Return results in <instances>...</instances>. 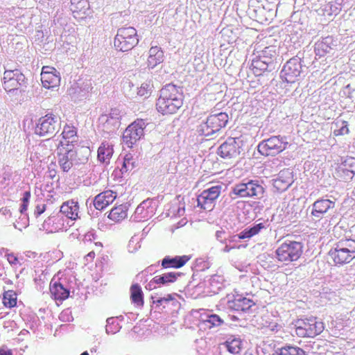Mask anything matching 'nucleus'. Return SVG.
<instances>
[{"label":"nucleus","mask_w":355,"mask_h":355,"mask_svg":"<svg viewBox=\"0 0 355 355\" xmlns=\"http://www.w3.org/2000/svg\"><path fill=\"white\" fill-rule=\"evenodd\" d=\"M221 189V184H216L202 191L197 197V207L204 210H212L214 202L220 196Z\"/></svg>","instance_id":"dca6fc26"},{"label":"nucleus","mask_w":355,"mask_h":355,"mask_svg":"<svg viewBox=\"0 0 355 355\" xmlns=\"http://www.w3.org/2000/svg\"><path fill=\"white\" fill-rule=\"evenodd\" d=\"M136 167L135 161H134L132 155L130 154L125 155L123 159L122 166L120 168V173L122 175L128 174Z\"/></svg>","instance_id":"58836bf2"},{"label":"nucleus","mask_w":355,"mask_h":355,"mask_svg":"<svg viewBox=\"0 0 355 355\" xmlns=\"http://www.w3.org/2000/svg\"><path fill=\"white\" fill-rule=\"evenodd\" d=\"M228 233L225 230H220L216 231L215 233V238H216L217 241L223 244H226L227 240L228 239L227 237L228 236Z\"/></svg>","instance_id":"864d4df0"},{"label":"nucleus","mask_w":355,"mask_h":355,"mask_svg":"<svg viewBox=\"0 0 355 355\" xmlns=\"http://www.w3.org/2000/svg\"><path fill=\"white\" fill-rule=\"evenodd\" d=\"M184 209L183 207H178L177 213L173 212V216H181L184 214Z\"/></svg>","instance_id":"0e129e2a"},{"label":"nucleus","mask_w":355,"mask_h":355,"mask_svg":"<svg viewBox=\"0 0 355 355\" xmlns=\"http://www.w3.org/2000/svg\"><path fill=\"white\" fill-rule=\"evenodd\" d=\"M303 58H304V52L300 51L296 56L286 61L280 72L282 80L288 84H295L305 77L307 67Z\"/></svg>","instance_id":"20e7f679"},{"label":"nucleus","mask_w":355,"mask_h":355,"mask_svg":"<svg viewBox=\"0 0 355 355\" xmlns=\"http://www.w3.org/2000/svg\"><path fill=\"white\" fill-rule=\"evenodd\" d=\"M60 127V116L53 112H49L36 121L35 134L40 137L50 139L58 132Z\"/></svg>","instance_id":"6e6552de"},{"label":"nucleus","mask_w":355,"mask_h":355,"mask_svg":"<svg viewBox=\"0 0 355 355\" xmlns=\"http://www.w3.org/2000/svg\"><path fill=\"white\" fill-rule=\"evenodd\" d=\"M0 355H12V350L6 346L0 347Z\"/></svg>","instance_id":"bf43d9fd"},{"label":"nucleus","mask_w":355,"mask_h":355,"mask_svg":"<svg viewBox=\"0 0 355 355\" xmlns=\"http://www.w3.org/2000/svg\"><path fill=\"white\" fill-rule=\"evenodd\" d=\"M50 291L51 296L54 300L64 301L69 297V289L64 286V284L60 281L51 280L50 284Z\"/></svg>","instance_id":"bb28decb"},{"label":"nucleus","mask_w":355,"mask_h":355,"mask_svg":"<svg viewBox=\"0 0 355 355\" xmlns=\"http://www.w3.org/2000/svg\"><path fill=\"white\" fill-rule=\"evenodd\" d=\"M153 85L150 83H144L138 88L137 94L141 97L147 98L151 95Z\"/></svg>","instance_id":"de8ad7c7"},{"label":"nucleus","mask_w":355,"mask_h":355,"mask_svg":"<svg viewBox=\"0 0 355 355\" xmlns=\"http://www.w3.org/2000/svg\"><path fill=\"white\" fill-rule=\"evenodd\" d=\"M92 89L91 83H86L85 85V88H83V90H85V93H88L89 90Z\"/></svg>","instance_id":"774afa93"},{"label":"nucleus","mask_w":355,"mask_h":355,"mask_svg":"<svg viewBox=\"0 0 355 355\" xmlns=\"http://www.w3.org/2000/svg\"><path fill=\"white\" fill-rule=\"evenodd\" d=\"M336 46V40H334L332 36L323 37L315 44V56L320 58L328 54H331Z\"/></svg>","instance_id":"412c9836"},{"label":"nucleus","mask_w":355,"mask_h":355,"mask_svg":"<svg viewBox=\"0 0 355 355\" xmlns=\"http://www.w3.org/2000/svg\"><path fill=\"white\" fill-rule=\"evenodd\" d=\"M294 328L298 337L314 338L323 331L324 324L321 321H318L315 318L310 317L295 321Z\"/></svg>","instance_id":"ddd939ff"},{"label":"nucleus","mask_w":355,"mask_h":355,"mask_svg":"<svg viewBox=\"0 0 355 355\" xmlns=\"http://www.w3.org/2000/svg\"><path fill=\"white\" fill-rule=\"evenodd\" d=\"M116 198V193L112 191L101 192L94 198L93 203L96 209L103 210L112 204Z\"/></svg>","instance_id":"cd10ccee"},{"label":"nucleus","mask_w":355,"mask_h":355,"mask_svg":"<svg viewBox=\"0 0 355 355\" xmlns=\"http://www.w3.org/2000/svg\"><path fill=\"white\" fill-rule=\"evenodd\" d=\"M46 211V204H38L35 206V217L40 216Z\"/></svg>","instance_id":"6e6d98bb"},{"label":"nucleus","mask_w":355,"mask_h":355,"mask_svg":"<svg viewBox=\"0 0 355 355\" xmlns=\"http://www.w3.org/2000/svg\"><path fill=\"white\" fill-rule=\"evenodd\" d=\"M162 287L161 285L158 284L157 282H154L153 279H151L150 282H148L146 285V289L149 291H153L156 289L157 288Z\"/></svg>","instance_id":"4d7b16f0"},{"label":"nucleus","mask_w":355,"mask_h":355,"mask_svg":"<svg viewBox=\"0 0 355 355\" xmlns=\"http://www.w3.org/2000/svg\"><path fill=\"white\" fill-rule=\"evenodd\" d=\"M275 355H308V353L299 346L286 344L275 349Z\"/></svg>","instance_id":"473e14b6"},{"label":"nucleus","mask_w":355,"mask_h":355,"mask_svg":"<svg viewBox=\"0 0 355 355\" xmlns=\"http://www.w3.org/2000/svg\"><path fill=\"white\" fill-rule=\"evenodd\" d=\"M0 213L3 215V216H6V215H11V211H10L9 209H8V207H2L0 209Z\"/></svg>","instance_id":"680f3d73"},{"label":"nucleus","mask_w":355,"mask_h":355,"mask_svg":"<svg viewBox=\"0 0 355 355\" xmlns=\"http://www.w3.org/2000/svg\"><path fill=\"white\" fill-rule=\"evenodd\" d=\"M154 214H149V211H146V209L144 207L137 206L135 212V218L133 220L136 221H141L147 220L151 217Z\"/></svg>","instance_id":"c03bdc74"},{"label":"nucleus","mask_w":355,"mask_h":355,"mask_svg":"<svg viewBox=\"0 0 355 355\" xmlns=\"http://www.w3.org/2000/svg\"><path fill=\"white\" fill-rule=\"evenodd\" d=\"M78 204L74 200H69L62 204L59 214L67 217L71 220H76L78 218Z\"/></svg>","instance_id":"c85d7f7f"},{"label":"nucleus","mask_w":355,"mask_h":355,"mask_svg":"<svg viewBox=\"0 0 355 355\" xmlns=\"http://www.w3.org/2000/svg\"><path fill=\"white\" fill-rule=\"evenodd\" d=\"M128 207L124 205L116 206L110 211L108 218L115 222L123 220L128 216Z\"/></svg>","instance_id":"f704fd0d"},{"label":"nucleus","mask_w":355,"mask_h":355,"mask_svg":"<svg viewBox=\"0 0 355 355\" xmlns=\"http://www.w3.org/2000/svg\"><path fill=\"white\" fill-rule=\"evenodd\" d=\"M225 248H223V252H225V253H228L230 251H231L232 250L234 249V247H231L230 245H228L227 243H226V244H225Z\"/></svg>","instance_id":"69168bd1"},{"label":"nucleus","mask_w":355,"mask_h":355,"mask_svg":"<svg viewBox=\"0 0 355 355\" xmlns=\"http://www.w3.org/2000/svg\"><path fill=\"white\" fill-rule=\"evenodd\" d=\"M101 116H104L106 119H115V120H120L121 116H120V110H119L116 108H112L111 112H110L109 114H103Z\"/></svg>","instance_id":"5fc2aeb1"},{"label":"nucleus","mask_w":355,"mask_h":355,"mask_svg":"<svg viewBox=\"0 0 355 355\" xmlns=\"http://www.w3.org/2000/svg\"><path fill=\"white\" fill-rule=\"evenodd\" d=\"M229 117L226 112L212 114L202 120L196 125V132L198 136L214 139L220 133V130L225 128L228 123Z\"/></svg>","instance_id":"423d86ee"},{"label":"nucleus","mask_w":355,"mask_h":355,"mask_svg":"<svg viewBox=\"0 0 355 355\" xmlns=\"http://www.w3.org/2000/svg\"><path fill=\"white\" fill-rule=\"evenodd\" d=\"M334 248H340V249H344L355 253V241L353 239L342 240L334 244Z\"/></svg>","instance_id":"37998d69"},{"label":"nucleus","mask_w":355,"mask_h":355,"mask_svg":"<svg viewBox=\"0 0 355 355\" xmlns=\"http://www.w3.org/2000/svg\"><path fill=\"white\" fill-rule=\"evenodd\" d=\"M3 304L6 308H13L17 306V295L13 291L9 290L4 292L3 297Z\"/></svg>","instance_id":"ea45409f"},{"label":"nucleus","mask_w":355,"mask_h":355,"mask_svg":"<svg viewBox=\"0 0 355 355\" xmlns=\"http://www.w3.org/2000/svg\"><path fill=\"white\" fill-rule=\"evenodd\" d=\"M228 352L232 354H237L242 348V340L235 336H231L223 343Z\"/></svg>","instance_id":"72a5a7b5"},{"label":"nucleus","mask_w":355,"mask_h":355,"mask_svg":"<svg viewBox=\"0 0 355 355\" xmlns=\"http://www.w3.org/2000/svg\"><path fill=\"white\" fill-rule=\"evenodd\" d=\"M336 200L335 198H329L328 196H323L315 202L307 209L310 211L309 217L311 220L318 222L326 215H331L335 213Z\"/></svg>","instance_id":"f8f14e48"},{"label":"nucleus","mask_w":355,"mask_h":355,"mask_svg":"<svg viewBox=\"0 0 355 355\" xmlns=\"http://www.w3.org/2000/svg\"><path fill=\"white\" fill-rule=\"evenodd\" d=\"M288 146L287 138L282 135H272L258 143L257 152L261 156H276L286 150Z\"/></svg>","instance_id":"9d476101"},{"label":"nucleus","mask_w":355,"mask_h":355,"mask_svg":"<svg viewBox=\"0 0 355 355\" xmlns=\"http://www.w3.org/2000/svg\"><path fill=\"white\" fill-rule=\"evenodd\" d=\"M302 243L286 240L276 248L275 257L279 262L287 264L298 260L302 254Z\"/></svg>","instance_id":"1a4fd4ad"},{"label":"nucleus","mask_w":355,"mask_h":355,"mask_svg":"<svg viewBox=\"0 0 355 355\" xmlns=\"http://www.w3.org/2000/svg\"><path fill=\"white\" fill-rule=\"evenodd\" d=\"M113 153L112 146L107 142H102L98 149V159L101 163L108 164Z\"/></svg>","instance_id":"2f4dec72"},{"label":"nucleus","mask_w":355,"mask_h":355,"mask_svg":"<svg viewBox=\"0 0 355 355\" xmlns=\"http://www.w3.org/2000/svg\"><path fill=\"white\" fill-rule=\"evenodd\" d=\"M243 151V140L240 137H229L218 147L217 154L223 159H233Z\"/></svg>","instance_id":"2eb2a0df"},{"label":"nucleus","mask_w":355,"mask_h":355,"mask_svg":"<svg viewBox=\"0 0 355 355\" xmlns=\"http://www.w3.org/2000/svg\"><path fill=\"white\" fill-rule=\"evenodd\" d=\"M207 293L216 295L223 291L224 288L223 277L222 276L213 275L206 282Z\"/></svg>","instance_id":"c756f323"},{"label":"nucleus","mask_w":355,"mask_h":355,"mask_svg":"<svg viewBox=\"0 0 355 355\" xmlns=\"http://www.w3.org/2000/svg\"><path fill=\"white\" fill-rule=\"evenodd\" d=\"M293 182L292 171L289 168H286L280 171L277 178L272 180V185L277 192L282 193L286 191Z\"/></svg>","instance_id":"aec40b11"},{"label":"nucleus","mask_w":355,"mask_h":355,"mask_svg":"<svg viewBox=\"0 0 355 355\" xmlns=\"http://www.w3.org/2000/svg\"><path fill=\"white\" fill-rule=\"evenodd\" d=\"M60 73L54 67H43L41 72V83L43 87L50 89L60 85Z\"/></svg>","instance_id":"6ab92c4d"},{"label":"nucleus","mask_w":355,"mask_h":355,"mask_svg":"<svg viewBox=\"0 0 355 355\" xmlns=\"http://www.w3.org/2000/svg\"><path fill=\"white\" fill-rule=\"evenodd\" d=\"M181 276L180 272H168L157 275L152 278L162 286H167L171 284H173L178 280V277Z\"/></svg>","instance_id":"7c9ffc66"},{"label":"nucleus","mask_w":355,"mask_h":355,"mask_svg":"<svg viewBox=\"0 0 355 355\" xmlns=\"http://www.w3.org/2000/svg\"><path fill=\"white\" fill-rule=\"evenodd\" d=\"M355 175V171H347L345 168H336L334 176L340 181H350Z\"/></svg>","instance_id":"79ce46f5"},{"label":"nucleus","mask_w":355,"mask_h":355,"mask_svg":"<svg viewBox=\"0 0 355 355\" xmlns=\"http://www.w3.org/2000/svg\"><path fill=\"white\" fill-rule=\"evenodd\" d=\"M334 265H345L355 259V252L334 247L328 252Z\"/></svg>","instance_id":"4be33fe9"},{"label":"nucleus","mask_w":355,"mask_h":355,"mask_svg":"<svg viewBox=\"0 0 355 355\" xmlns=\"http://www.w3.org/2000/svg\"><path fill=\"white\" fill-rule=\"evenodd\" d=\"M248 15L257 21L264 23L272 19L274 11L269 7L259 5L255 8H249Z\"/></svg>","instance_id":"5701e85b"},{"label":"nucleus","mask_w":355,"mask_h":355,"mask_svg":"<svg viewBox=\"0 0 355 355\" xmlns=\"http://www.w3.org/2000/svg\"><path fill=\"white\" fill-rule=\"evenodd\" d=\"M154 202L153 199L147 198L145 200L142 201L140 205L138 206L144 207L146 209V211H149V214H154V207L152 204Z\"/></svg>","instance_id":"603ef678"},{"label":"nucleus","mask_w":355,"mask_h":355,"mask_svg":"<svg viewBox=\"0 0 355 355\" xmlns=\"http://www.w3.org/2000/svg\"><path fill=\"white\" fill-rule=\"evenodd\" d=\"M164 61V52L158 46H152L148 50V58H147V68L149 70L154 69Z\"/></svg>","instance_id":"a878e982"},{"label":"nucleus","mask_w":355,"mask_h":355,"mask_svg":"<svg viewBox=\"0 0 355 355\" xmlns=\"http://www.w3.org/2000/svg\"><path fill=\"white\" fill-rule=\"evenodd\" d=\"M138 43V34L134 27L128 26L117 29L114 40V46L116 51L127 52L135 48Z\"/></svg>","instance_id":"9b49d317"},{"label":"nucleus","mask_w":355,"mask_h":355,"mask_svg":"<svg viewBox=\"0 0 355 355\" xmlns=\"http://www.w3.org/2000/svg\"><path fill=\"white\" fill-rule=\"evenodd\" d=\"M99 121L101 123L102 130L105 132L112 134L120 127V120L108 119L104 116L99 117Z\"/></svg>","instance_id":"c9c22d12"},{"label":"nucleus","mask_w":355,"mask_h":355,"mask_svg":"<svg viewBox=\"0 0 355 355\" xmlns=\"http://www.w3.org/2000/svg\"><path fill=\"white\" fill-rule=\"evenodd\" d=\"M130 300L138 306L144 305V293L139 284H135L130 286Z\"/></svg>","instance_id":"4c0bfd02"},{"label":"nucleus","mask_w":355,"mask_h":355,"mask_svg":"<svg viewBox=\"0 0 355 355\" xmlns=\"http://www.w3.org/2000/svg\"><path fill=\"white\" fill-rule=\"evenodd\" d=\"M254 306L255 303L252 300L242 295H232L227 299V309L232 311L246 313H249Z\"/></svg>","instance_id":"a211bd4d"},{"label":"nucleus","mask_w":355,"mask_h":355,"mask_svg":"<svg viewBox=\"0 0 355 355\" xmlns=\"http://www.w3.org/2000/svg\"><path fill=\"white\" fill-rule=\"evenodd\" d=\"M268 225L269 224L267 220L261 221V219H259L255 221V223L246 227L245 229H243V230L240 232L239 234H236V236H238L239 241L250 239L255 235L259 234L262 230H266Z\"/></svg>","instance_id":"b1692460"},{"label":"nucleus","mask_w":355,"mask_h":355,"mask_svg":"<svg viewBox=\"0 0 355 355\" xmlns=\"http://www.w3.org/2000/svg\"><path fill=\"white\" fill-rule=\"evenodd\" d=\"M175 296V294H168L166 297L152 296V304L157 310H167L171 313H177L180 309V303Z\"/></svg>","instance_id":"f3484780"},{"label":"nucleus","mask_w":355,"mask_h":355,"mask_svg":"<svg viewBox=\"0 0 355 355\" xmlns=\"http://www.w3.org/2000/svg\"><path fill=\"white\" fill-rule=\"evenodd\" d=\"M28 85V78L19 69H6L3 73V89L10 95L25 92Z\"/></svg>","instance_id":"0eeeda50"},{"label":"nucleus","mask_w":355,"mask_h":355,"mask_svg":"<svg viewBox=\"0 0 355 355\" xmlns=\"http://www.w3.org/2000/svg\"><path fill=\"white\" fill-rule=\"evenodd\" d=\"M7 261H8L9 264L15 265L18 263V259L14 254H6Z\"/></svg>","instance_id":"13d9d810"},{"label":"nucleus","mask_w":355,"mask_h":355,"mask_svg":"<svg viewBox=\"0 0 355 355\" xmlns=\"http://www.w3.org/2000/svg\"><path fill=\"white\" fill-rule=\"evenodd\" d=\"M30 191L24 192V194H22L21 206H19V212H21V214H24L25 212L27 211L28 203L30 202Z\"/></svg>","instance_id":"8fccbe9b"},{"label":"nucleus","mask_w":355,"mask_h":355,"mask_svg":"<svg viewBox=\"0 0 355 355\" xmlns=\"http://www.w3.org/2000/svg\"><path fill=\"white\" fill-rule=\"evenodd\" d=\"M265 188L263 182L259 180L244 179L231 187V198H254L261 200L263 197Z\"/></svg>","instance_id":"39448f33"},{"label":"nucleus","mask_w":355,"mask_h":355,"mask_svg":"<svg viewBox=\"0 0 355 355\" xmlns=\"http://www.w3.org/2000/svg\"><path fill=\"white\" fill-rule=\"evenodd\" d=\"M77 135V130L73 126L66 125L62 130V135L64 140L69 139Z\"/></svg>","instance_id":"3c124183"},{"label":"nucleus","mask_w":355,"mask_h":355,"mask_svg":"<svg viewBox=\"0 0 355 355\" xmlns=\"http://www.w3.org/2000/svg\"><path fill=\"white\" fill-rule=\"evenodd\" d=\"M57 171L55 169H49L46 177L53 180L56 177Z\"/></svg>","instance_id":"052dcab7"},{"label":"nucleus","mask_w":355,"mask_h":355,"mask_svg":"<svg viewBox=\"0 0 355 355\" xmlns=\"http://www.w3.org/2000/svg\"><path fill=\"white\" fill-rule=\"evenodd\" d=\"M336 129L334 130V136H343L347 135L349 132L348 130V123L347 121L341 120L336 122Z\"/></svg>","instance_id":"a18cd8bd"},{"label":"nucleus","mask_w":355,"mask_h":355,"mask_svg":"<svg viewBox=\"0 0 355 355\" xmlns=\"http://www.w3.org/2000/svg\"><path fill=\"white\" fill-rule=\"evenodd\" d=\"M56 220V216H51L48 218V219L44 221V224L50 225L51 222L54 223Z\"/></svg>","instance_id":"e2e57ef3"},{"label":"nucleus","mask_w":355,"mask_h":355,"mask_svg":"<svg viewBox=\"0 0 355 355\" xmlns=\"http://www.w3.org/2000/svg\"><path fill=\"white\" fill-rule=\"evenodd\" d=\"M106 322L105 331L108 335H114L118 333L122 327L119 322L116 321V318L113 317L107 318Z\"/></svg>","instance_id":"a19ab883"},{"label":"nucleus","mask_w":355,"mask_h":355,"mask_svg":"<svg viewBox=\"0 0 355 355\" xmlns=\"http://www.w3.org/2000/svg\"><path fill=\"white\" fill-rule=\"evenodd\" d=\"M336 168L346 169L347 171H355V158L347 157L342 161Z\"/></svg>","instance_id":"49530a36"},{"label":"nucleus","mask_w":355,"mask_h":355,"mask_svg":"<svg viewBox=\"0 0 355 355\" xmlns=\"http://www.w3.org/2000/svg\"><path fill=\"white\" fill-rule=\"evenodd\" d=\"M156 109L159 113L166 115L173 114L183 105V87L173 83H168L159 91Z\"/></svg>","instance_id":"f257e3e1"},{"label":"nucleus","mask_w":355,"mask_h":355,"mask_svg":"<svg viewBox=\"0 0 355 355\" xmlns=\"http://www.w3.org/2000/svg\"><path fill=\"white\" fill-rule=\"evenodd\" d=\"M281 59L276 46H267L260 52L259 55L252 59L251 64L252 73L255 76H259L265 72L274 71L281 64Z\"/></svg>","instance_id":"7ed1b4c3"},{"label":"nucleus","mask_w":355,"mask_h":355,"mask_svg":"<svg viewBox=\"0 0 355 355\" xmlns=\"http://www.w3.org/2000/svg\"><path fill=\"white\" fill-rule=\"evenodd\" d=\"M88 8L89 3L87 1L78 3L75 5H70V10H71L73 13L82 12L85 14L86 10H88Z\"/></svg>","instance_id":"09e8293b"},{"label":"nucleus","mask_w":355,"mask_h":355,"mask_svg":"<svg viewBox=\"0 0 355 355\" xmlns=\"http://www.w3.org/2000/svg\"><path fill=\"white\" fill-rule=\"evenodd\" d=\"M191 255L171 257L165 256L161 261L162 268H180L191 259Z\"/></svg>","instance_id":"393cba45"},{"label":"nucleus","mask_w":355,"mask_h":355,"mask_svg":"<svg viewBox=\"0 0 355 355\" xmlns=\"http://www.w3.org/2000/svg\"><path fill=\"white\" fill-rule=\"evenodd\" d=\"M225 323V318L223 315H220L216 313H209L207 315V318L205 319V324H206L208 329H211L214 327H219Z\"/></svg>","instance_id":"e433bc0d"},{"label":"nucleus","mask_w":355,"mask_h":355,"mask_svg":"<svg viewBox=\"0 0 355 355\" xmlns=\"http://www.w3.org/2000/svg\"><path fill=\"white\" fill-rule=\"evenodd\" d=\"M227 243H233L234 241H236V240H239L237 239V236H236V234L235 235H233V236H227Z\"/></svg>","instance_id":"338daca9"},{"label":"nucleus","mask_w":355,"mask_h":355,"mask_svg":"<svg viewBox=\"0 0 355 355\" xmlns=\"http://www.w3.org/2000/svg\"><path fill=\"white\" fill-rule=\"evenodd\" d=\"M72 140L71 142L72 143ZM61 147L58 148V164L62 171L67 173L73 167L74 164L84 163L88 159L89 149L87 147H80L75 149L73 146L67 141L64 144L60 142Z\"/></svg>","instance_id":"f03ea898"},{"label":"nucleus","mask_w":355,"mask_h":355,"mask_svg":"<svg viewBox=\"0 0 355 355\" xmlns=\"http://www.w3.org/2000/svg\"><path fill=\"white\" fill-rule=\"evenodd\" d=\"M146 125L144 119H137L125 128L123 132L122 140L128 148H132L137 141L144 138Z\"/></svg>","instance_id":"4468645a"}]
</instances>
